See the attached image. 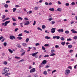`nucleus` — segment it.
I'll use <instances>...</instances> for the list:
<instances>
[{
  "label": "nucleus",
  "instance_id": "774afa93",
  "mask_svg": "<svg viewBox=\"0 0 77 77\" xmlns=\"http://www.w3.org/2000/svg\"><path fill=\"white\" fill-rule=\"evenodd\" d=\"M73 51V50H70L69 51L70 53H72Z\"/></svg>",
  "mask_w": 77,
  "mask_h": 77
},
{
  "label": "nucleus",
  "instance_id": "c85d7f7f",
  "mask_svg": "<svg viewBox=\"0 0 77 77\" xmlns=\"http://www.w3.org/2000/svg\"><path fill=\"white\" fill-rule=\"evenodd\" d=\"M3 63L5 65H7V64H8V62L6 61H5V62H4Z\"/></svg>",
  "mask_w": 77,
  "mask_h": 77
},
{
  "label": "nucleus",
  "instance_id": "13d9d810",
  "mask_svg": "<svg viewBox=\"0 0 77 77\" xmlns=\"http://www.w3.org/2000/svg\"><path fill=\"white\" fill-rule=\"evenodd\" d=\"M40 45L39 44V43H36L35 44V45L36 46H37L38 45Z\"/></svg>",
  "mask_w": 77,
  "mask_h": 77
},
{
  "label": "nucleus",
  "instance_id": "4be33fe9",
  "mask_svg": "<svg viewBox=\"0 0 77 77\" xmlns=\"http://www.w3.org/2000/svg\"><path fill=\"white\" fill-rule=\"evenodd\" d=\"M65 33L66 34H69V31H68V30H66V31H65Z\"/></svg>",
  "mask_w": 77,
  "mask_h": 77
},
{
  "label": "nucleus",
  "instance_id": "4c0bfd02",
  "mask_svg": "<svg viewBox=\"0 0 77 77\" xmlns=\"http://www.w3.org/2000/svg\"><path fill=\"white\" fill-rule=\"evenodd\" d=\"M57 70L56 69H55L53 71H52V74H53V73L54 72H56V71Z\"/></svg>",
  "mask_w": 77,
  "mask_h": 77
},
{
  "label": "nucleus",
  "instance_id": "f3484780",
  "mask_svg": "<svg viewBox=\"0 0 77 77\" xmlns=\"http://www.w3.org/2000/svg\"><path fill=\"white\" fill-rule=\"evenodd\" d=\"M9 19H10V18H6L5 20H3V21H6L7 20H9Z\"/></svg>",
  "mask_w": 77,
  "mask_h": 77
},
{
  "label": "nucleus",
  "instance_id": "bf43d9fd",
  "mask_svg": "<svg viewBox=\"0 0 77 77\" xmlns=\"http://www.w3.org/2000/svg\"><path fill=\"white\" fill-rule=\"evenodd\" d=\"M45 4L46 5H48V2H45Z\"/></svg>",
  "mask_w": 77,
  "mask_h": 77
},
{
  "label": "nucleus",
  "instance_id": "09e8293b",
  "mask_svg": "<svg viewBox=\"0 0 77 77\" xmlns=\"http://www.w3.org/2000/svg\"><path fill=\"white\" fill-rule=\"evenodd\" d=\"M15 58H16V59H20V57H18L17 56H15Z\"/></svg>",
  "mask_w": 77,
  "mask_h": 77
},
{
  "label": "nucleus",
  "instance_id": "0eeeda50",
  "mask_svg": "<svg viewBox=\"0 0 77 77\" xmlns=\"http://www.w3.org/2000/svg\"><path fill=\"white\" fill-rule=\"evenodd\" d=\"M71 31L72 32V33H77V31L75 30L74 29H72V30H71Z\"/></svg>",
  "mask_w": 77,
  "mask_h": 77
},
{
  "label": "nucleus",
  "instance_id": "0e129e2a",
  "mask_svg": "<svg viewBox=\"0 0 77 77\" xmlns=\"http://www.w3.org/2000/svg\"><path fill=\"white\" fill-rule=\"evenodd\" d=\"M32 68V67L31 65H29V69H31Z\"/></svg>",
  "mask_w": 77,
  "mask_h": 77
},
{
  "label": "nucleus",
  "instance_id": "37998d69",
  "mask_svg": "<svg viewBox=\"0 0 77 77\" xmlns=\"http://www.w3.org/2000/svg\"><path fill=\"white\" fill-rule=\"evenodd\" d=\"M29 38H27L26 40V42H28L29 41Z\"/></svg>",
  "mask_w": 77,
  "mask_h": 77
},
{
  "label": "nucleus",
  "instance_id": "6ab92c4d",
  "mask_svg": "<svg viewBox=\"0 0 77 77\" xmlns=\"http://www.w3.org/2000/svg\"><path fill=\"white\" fill-rule=\"evenodd\" d=\"M55 55H56V54L55 53H52L50 55V56H55Z\"/></svg>",
  "mask_w": 77,
  "mask_h": 77
},
{
  "label": "nucleus",
  "instance_id": "f704fd0d",
  "mask_svg": "<svg viewBox=\"0 0 77 77\" xmlns=\"http://www.w3.org/2000/svg\"><path fill=\"white\" fill-rule=\"evenodd\" d=\"M42 29H45V28H46V26L45 25H43V26H42Z\"/></svg>",
  "mask_w": 77,
  "mask_h": 77
},
{
  "label": "nucleus",
  "instance_id": "338daca9",
  "mask_svg": "<svg viewBox=\"0 0 77 77\" xmlns=\"http://www.w3.org/2000/svg\"><path fill=\"white\" fill-rule=\"evenodd\" d=\"M32 11H30L29 12V14H32Z\"/></svg>",
  "mask_w": 77,
  "mask_h": 77
},
{
  "label": "nucleus",
  "instance_id": "58836bf2",
  "mask_svg": "<svg viewBox=\"0 0 77 77\" xmlns=\"http://www.w3.org/2000/svg\"><path fill=\"white\" fill-rule=\"evenodd\" d=\"M73 38L74 39H75V40L77 39V36H75Z\"/></svg>",
  "mask_w": 77,
  "mask_h": 77
},
{
  "label": "nucleus",
  "instance_id": "e433bc0d",
  "mask_svg": "<svg viewBox=\"0 0 77 77\" xmlns=\"http://www.w3.org/2000/svg\"><path fill=\"white\" fill-rule=\"evenodd\" d=\"M49 54H46V55H45L44 56L45 57H49Z\"/></svg>",
  "mask_w": 77,
  "mask_h": 77
},
{
  "label": "nucleus",
  "instance_id": "5fc2aeb1",
  "mask_svg": "<svg viewBox=\"0 0 77 77\" xmlns=\"http://www.w3.org/2000/svg\"><path fill=\"white\" fill-rule=\"evenodd\" d=\"M55 47L56 48H59V45H55Z\"/></svg>",
  "mask_w": 77,
  "mask_h": 77
},
{
  "label": "nucleus",
  "instance_id": "603ef678",
  "mask_svg": "<svg viewBox=\"0 0 77 77\" xmlns=\"http://www.w3.org/2000/svg\"><path fill=\"white\" fill-rule=\"evenodd\" d=\"M49 44H45L44 45V46H45V47H48V46H49Z\"/></svg>",
  "mask_w": 77,
  "mask_h": 77
},
{
  "label": "nucleus",
  "instance_id": "052dcab7",
  "mask_svg": "<svg viewBox=\"0 0 77 77\" xmlns=\"http://www.w3.org/2000/svg\"><path fill=\"white\" fill-rule=\"evenodd\" d=\"M3 36H1L0 37V40H2V39H3Z\"/></svg>",
  "mask_w": 77,
  "mask_h": 77
},
{
  "label": "nucleus",
  "instance_id": "412c9836",
  "mask_svg": "<svg viewBox=\"0 0 77 77\" xmlns=\"http://www.w3.org/2000/svg\"><path fill=\"white\" fill-rule=\"evenodd\" d=\"M6 15H2V19H5V18Z\"/></svg>",
  "mask_w": 77,
  "mask_h": 77
},
{
  "label": "nucleus",
  "instance_id": "9b49d317",
  "mask_svg": "<svg viewBox=\"0 0 77 77\" xmlns=\"http://www.w3.org/2000/svg\"><path fill=\"white\" fill-rule=\"evenodd\" d=\"M30 23L29 22V21H26V23L24 24V25H29Z\"/></svg>",
  "mask_w": 77,
  "mask_h": 77
},
{
  "label": "nucleus",
  "instance_id": "864d4df0",
  "mask_svg": "<svg viewBox=\"0 0 77 77\" xmlns=\"http://www.w3.org/2000/svg\"><path fill=\"white\" fill-rule=\"evenodd\" d=\"M57 39H60V36H57Z\"/></svg>",
  "mask_w": 77,
  "mask_h": 77
},
{
  "label": "nucleus",
  "instance_id": "b1692460",
  "mask_svg": "<svg viewBox=\"0 0 77 77\" xmlns=\"http://www.w3.org/2000/svg\"><path fill=\"white\" fill-rule=\"evenodd\" d=\"M26 53V51H24L23 53H22L20 55L21 56H23L24 54H25Z\"/></svg>",
  "mask_w": 77,
  "mask_h": 77
},
{
  "label": "nucleus",
  "instance_id": "c9c22d12",
  "mask_svg": "<svg viewBox=\"0 0 77 77\" xmlns=\"http://www.w3.org/2000/svg\"><path fill=\"white\" fill-rule=\"evenodd\" d=\"M65 44V42H61V44H62V45H64Z\"/></svg>",
  "mask_w": 77,
  "mask_h": 77
},
{
  "label": "nucleus",
  "instance_id": "423d86ee",
  "mask_svg": "<svg viewBox=\"0 0 77 77\" xmlns=\"http://www.w3.org/2000/svg\"><path fill=\"white\" fill-rule=\"evenodd\" d=\"M10 38L11 39L13 40V39H15V36H14L11 35V36H10Z\"/></svg>",
  "mask_w": 77,
  "mask_h": 77
},
{
  "label": "nucleus",
  "instance_id": "7ed1b4c3",
  "mask_svg": "<svg viewBox=\"0 0 77 77\" xmlns=\"http://www.w3.org/2000/svg\"><path fill=\"white\" fill-rule=\"evenodd\" d=\"M56 28H52L51 29V32L52 33H54L55 32Z\"/></svg>",
  "mask_w": 77,
  "mask_h": 77
},
{
  "label": "nucleus",
  "instance_id": "5701e85b",
  "mask_svg": "<svg viewBox=\"0 0 77 77\" xmlns=\"http://www.w3.org/2000/svg\"><path fill=\"white\" fill-rule=\"evenodd\" d=\"M8 50H9V51L10 53H13V51H12V50H11V49H10L9 48Z\"/></svg>",
  "mask_w": 77,
  "mask_h": 77
},
{
  "label": "nucleus",
  "instance_id": "f03ea898",
  "mask_svg": "<svg viewBox=\"0 0 77 77\" xmlns=\"http://www.w3.org/2000/svg\"><path fill=\"white\" fill-rule=\"evenodd\" d=\"M70 72V70L69 69H66L65 71V74L66 75L68 74Z\"/></svg>",
  "mask_w": 77,
  "mask_h": 77
},
{
  "label": "nucleus",
  "instance_id": "ddd939ff",
  "mask_svg": "<svg viewBox=\"0 0 77 77\" xmlns=\"http://www.w3.org/2000/svg\"><path fill=\"white\" fill-rule=\"evenodd\" d=\"M49 10L52 12H53L54 11V8H50L49 9Z\"/></svg>",
  "mask_w": 77,
  "mask_h": 77
},
{
  "label": "nucleus",
  "instance_id": "39448f33",
  "mask_svg": "<svg viewBox=\"0 0 77 77\" xmlns=\"http://www.w3.org/2000/svg\"><path fill=\"white\" fill-rule=\"evenodd\" d=\"M10 21H6L5 23V26H7V24H8L10 23Z\"/></svg>",
  "mask_w": 77,
  "mask_h": 77
},
{
  "label": "nucleus",
  "instance_id": "6e6d98bb",
  "mask_svg": "<svg viewBox=\"0 0 77 77\" xmlns=\"http://www.w3.org/2000/svg\"><path fill=\"white\" fill-rule=\"evenodd\" d=\"M13 24L14 26H16V25H17V23H13Z\"/></svg>",
  "mask_w": 77,
  "mask_h": 77
},
{
  "label": "nucleus",
  "instance_id": "3c124183",
  "mask_svg": "<svg viewBox=\"0 0 77 77\" xmlns=\"http://www.w3.org/2000/svg\"><path fill=\"white\" fill-rule=\"evenodd\" d=\"M66 6H68L69 5V3H66Z\"/></svg>",
  "mask_w": 77,
  "mask_h": 77
},
{
  "label": "nucleus",
  "instance_id": "c03bdc74",
  "mask_svg": "<svg viewBox=\"0 0 77 77\" xmlns=\"http://www.w3.org/2000/svg\"><path fill=\"white\" fill-rule=\"evenodd\" d=\"M43 73L45 75L47 74V71H45Z\"/></svg>",
  "mask_w": 77,
  "mask_h": 77
},
{
  "label": "nucleus",
  "instance_id": "cd10ccee",
  "mask_svg": "<svg viewBox=\"0 0 77 77\" xmlns=\"http://www.w3.org/2000/svg\"><path fill=\"white\" fill-rule=\"evenodd\" d=\"M60 39L61 40H62V41H64L65 40V38L63 37H62L61 38H60Z\"/></svg>",
  "mask_w": 77,
  "mask_h": 77
},
{
  "label": "nucleus",
  "instance_id": "680f3d73",
  "mask_svg": "<svg viewBox=\"0 0 77 77\" xmlns=\"http://www.w3.org/2000/svg\"><path fill=\"white\" fill-rule=\"evenodd\" d=\"M35 24H36V21H34V23H33V26H34L35 25Z\"/></svg>",
  "mask_w": 77,
  "mask_h": 77
},
{
  "label": "nucleus",
  "instance_id": "473e14b6",
  "mask_svg": "<svg viewBox=\"0 0 77 77\" xmlns=\"http://www.w3.org/2000/svg\"><path fill=\"white\" fill-rule=\"evenodd\" d=\"M18 18L19 20H22L23 18H21V17H18Z\"/></svg>",
  "mask_w": 77,
  "mask_h": 77
},
{
  "label": "nucleus",
  "instance_id": "a878e982",
  "mask_svg": "<svg viewBox=\"0 0 77 77\" xmlns=\"http://www.w3.org/2000/svg\"><path fill=\"white\" fill-rule=\"evenodd\" d=\"M24 32L25 33H29V31H27L26 30H24Z\"/></svg>",
  "mask_w": 77,
  "mask_h": 77
},
{
  "label": "nucleus",
  "instance_id": "393cba45",
  "mask_svg": "<svg viewBox=\"0 0 77 77\" xmlns=\"http://www.w3.org/2000/svg\"><path fill=\"white\" fill-rule=\"evenodd\" d=\"M13 12H15V11H16L17 10V9L16 8H13Z\"/></svg>",
  "mask_w": 77,
  "mask_h": 77
},
{
  "label": "nucleus",
  "instance_id": "de8ad7c7",
  "mask_svg": "<svg viewBox=\"0 0 77 77\" xmlns=\"http://www.w3.org/2000/svg\"><path fill=\"white\" fill-rule=\"evenodd\" d=\"M17 30H18V28H17L16 29H15L14 31L17 32Z\"/></svg>",
  "mask_w": 77,
  "mask_h": 77
},
{
  "label": "nucleus",
  "instance_id": "2f4dec72",
  "mask_svg": "<svg viewBox=\"0 0 77 77\" xmlns=\"http://www.w3.org/2000/svg\"><path fill=\"white\" fill-rule=\"evenodd\" d=\"M4 46H5V47H6L7 45V42H4Z\"/></svg>",
  "mask_w": 77,
  "mask_h": 77
},
{
  "label": "nucleus",
  "instance_id": "4d7b16f0",
  "mask_svg": "<svg viewBox=\"0 0 77 77\" xmlns=\"http://www.w3.org/2000/svg\"><path fill=\"white\" fill-rule=\"evenodd\" d=\"M20 52H23V51H24V50H23V49H21V50L20 51Z\"/></svg>",
  "mask_w": 77,
  "mask_h": 77
},
{
  "label": "nucleus",
  "instance_id": "72a5a7b5",
  "mask_svg": "<svg viewBox=\"0 0 77 77\" xmlns=\"http://www.w3.org/2000/svg\"><path fill=\"white\" fill-rule=\"evenodd\" d=\"M38 7H35V8H34V9L35 10H38Z\"/></svg>",
  "mask_w": 77,
  "mask_h": 77
},
{
  "label": "nucleus",
  "instance_id": "6e6552de",
  "mask_svg": "<svg viewBox=\"0 0 77 77\" xmlns=\"http://www.w3.org/2000/svg\"><path fill=\"white\" fill-rule=\"evenodd\" d=\"M57 31L59 33H60V32H63V29H59L57 30Z\"/></svg>",
  "mask_w": 77,
  "mask_h": 77
},
{
  "label": "nucleus",
  "instance_id": "f257e3e1",
  "mask_svg": "<svg viewBox=\"0 0 77 77\" xmlns=\"http://www.w3.org/2000/svg\"><path fill=\"white\" fill-rule=\"evenodd\" d=\"M9 71V69L8 68L5 67L4 69V72H2V74H5V73H7V72H8Z\"/></svg>",
  "mask_w": 77,
  "mask_h": 77
},
{
  "label": "nucleus",
  "instance_id": "aec40b11",
  "mask_svg": "<svg viewBox=\"0 0 77 77\" xmlns=\"http://www.w3.org/2000/svg\"><path fill=\"white\" fill-rule=\"evenodd\" d=\"M17 39H19L20 40H21V39H22V38L20 36L19 37H17Z\"/></svg>",
  "mask_w": 77,
  "mask_h": 77
},
{
  "label": "nucleus",
  "instance_id": "9d476101",
  "mask_svg": "<svg viewBox=\"0 0 77 77\" xmlns=\"http://www.w3.org/2000/svg\"><path fill=\"white\" fill-rule=\"evenodd\" d=\"M38 52H36V53H32V56H35V55H36L38 53Z\"/></svg>",
  "mask_w": 77,
  "mask_h": 77
},
{
  "label": "nucleus",
  "instance_id": "79ce46f5",
  "mask_svg": "<svg viewBox=\"0 0 77 77\" xmlns=\"http://www.w3.org/2000/svg\"><path fill=\"white\" fill-rule=\"evenodd\" d=\"M22 35L23 33H20L18 35V36L20 37L22 36Z\"/></svg>",
  "mask_w": 77,
  "mask_h": 77
},
{
  "label": "nucleus",
  "instance_id": "69168bd1",
  "mask_svg": "<svg viewBox=\"0 0 77 77\" xmlns=\"http://www.w3.org/2000/svg\"><path fill=\"white\" fill-rule=\"evenodd\" d=\"M34 77H38V76L36 74H35L34 76Z\"/></svg>",
  "mask_w": 77,
  "mask_h": 77
},
{
  "label": "nucleus",
  "instance_id": "4468645a",
  "mask_svg": "<svg viewBox=\"0 0 77 77\" xmlns=\"http://www.w3.org/2000/svg\"><path fill=\"white\" fill-rule=\"evenodd\" d=\"M57 11H58L59 12H61L62 11V9H61V8H58V9H57Z\"/></svg>",
  "mask_w": 77,
  "mask_h": 77
},
{
  "label": "nucleus",
  "instance_id": "2eb2a0df",
  "mask_svg": "<svg viewBox=\"0 0 77 77\" xmlns=\"http://www.w3.org/2000/svg\"><path fill=\"white\" fill-rule=\"evenodd\" d=\"M45 38L46 39H51V38L49 36H45Z\"/></svg>",
  "mask_w": 77,
  "mask_h": 77
},
{
  "label": "nucleus",
  "instance_id": "a19ab883",
  "mask_svg": "<svg viewBox=\"0 0 77 77\" xmlns=\"http://www.w3.org/2000/svg\"><path fill=\"white\" fill-rule=\"evenodd\" d=\"M17 46L19 48H21V45H17Z\"/></svg>",
  "mask_w": 77,
  "mask_h": 77
},
{
  "label": "nucleus",
  "instance_id": "bb28decb",
  "mask_svg": "<svg viewBox=\"0 0 77 77\" xmlns=\"http://www.w3.org/2000/svg\"><path fill=\"white\" fill-rule=\"evenodd\" d=\"M13 21H17V20H16V19H15V18H12Z\"/></svg>",
  "mask_w": 77,
  "mask_h": 77
},
{
  "label": "nucleus",
  "instance_id": "1a4fd4ad",
  "mask_svg": "<svg viewBox=\"0 0 77 77\" xmlns=\"http://www.w3.org/2000/svg\"><path fill=\"white\" fill-rule=\"evenodd\" d=\"M47 62V61L46 60H43V62H42V63H43V64H46Z\"/></svg>",
  "mask_w": 77,
  "mask_h": 77
},
{
  "label": "nucleus",
  "instance_id": "8fccbe9b",
  "mask_svg": "<svg viewBox=\"0 0 77 77\" xmlns=\"http://www.w3.org/2000/svg\"><path fill=\"white\" fill-rule=\"evenodd\" d=\"M37 29H38V30H41V31H42V30L41 29V28H40V27H38L37 28Z\"/></svg>",
  "mask_w": 77,
  "mask_h": 77
},
{
  "label": "nucleus",
  "instance_id": "dca6fc26",
  "mask_svg": "<svg viewBox=\"0 0 77 77\" xmlns=\"http://www.w3.org/2000/svg\"><path fill=\"white\" fill-rule=\"evenodd\" d=\"M72 45H68V48H72Z\"/></svg>",
  "mask_w": 77,
  "mask_h": 77
},
{
  "label": "nucleus",
  "instance_id": "20e7f679",
  "mask_svg": "<svg viewBox=\"0 0 77 77\" xmlns=\"http://www.w3.org/2000/svg\"><path fill=\"white\" fill-rule=\"evenodd\" d=\"M35 68H32V69H31V70L30 71V72H35Z\"/></svg>",
  "mask_w": 77,
  "mask_h": 77
},
{
  "label": "nucleus",
  "instance_id": "49530a36",
  "mask_svg": "<svg viewBox=\"0 0 77 77\" xmlns=\"http://www.w3.org/2000/svg\"><path fill=\"white\" fill-rule=\"evenodd\" d=\"M54 23H55V21H51L52 24H54Z\"/></svg>",
  "mask_w": 77,
  "mask_h": 77
},
{
  "label": "nucleus",
  "instance_id": "c756f323",
  "mask_svg": "<svg viewBox=\"0 0 77 77\" xmlns=\"http://www.w3.org/2000/svg\"><path fill=\"white\" fill-rule=\"evenodd\" d=\"M5 7L6 8H8V5H5Z\"/></svg>",
  "mask_w": 77,
  "mask_h": 77
},
{
  "label": "nucleus",
  "instance_id": "f8f14e48",
  "mask_svg": "<svg viewBox=\"0 0 77 77\" xmlns=\"http://www.w3.org/2000/svg\"><path fill=\"white\" fill-rule=\"evenodd\" d=\"M22 45H23V46H24V47H26L27 45V44L26 43H22Z\"/></svg>",
  "mask_w": 77,
  "mask_h": 77
},
{
  "label": "nucleus",
  "instance_id": "a211bd4d",
  "mask_svg": "<svg viewBox=\"0 0 77 77\" xmlns=\"http://www.w3.org/2000/svg\"><path fill=\"white\" fill-rule=\"evenodd\" d=\"M11 73L10 72H8V73H6L5 74V76H7L9 75H10Z\"/></svg>",
  "mask_w": 77,
  "mask_h": 77
},
{
  "label": "nucleus",
  "instance_id": "7c9ffc66",
  "mask_svg": "<svg viewBox=\"0 0 77 77\" xmlns=\"http://www.w3.org/2000/svg\"><path fill=\"white\" fill-rule=\"evenodd\" d=\"M71 5H75V2H72L71 3Z\"/></svg>",
  "mask_w": 77,
  "mask_h": 77
},
{
  "label": "nucleus",
  "instance_id": "ea45409f",
  "mask_svg": "<svg viewBox=\"0 0 77 77\" xmlns=\"http://www.w3.org/2000/svg\"><path fill=\"white\" fill-rule=\"evenodd\" d=\"M67 40L68 41H72V39H71V38H69L67 39Z\"/></svg>",
  "mask_w": 77,
  "mask_h": 77
},
{
  "label": "nucleus",
  "instance_id": "a18cd8bd",
  "mask_svg": "<svg viewBox=\"0 0 77 77\" xmlns=\"http://www.w3.org/2000/svg\"><path fill=\"white\" fill-rule=\"evenodd\" d=\"M55 51L54 50H51V53H53L55 52Z\"/></svg>",
  "mask_w": 77,
  "mask_h": 77
},
{
  "label": "nucleus",
  "instance_id": "e2e57ef3",
  "mask_svg": "<svg viewBox=\"0 0 77 77\" xmlns=\"http://www.w3.org/2000/svg\"><path fill=\"white\" fill-rule=\"evenodd\" d=\"M45 66V68H48V67H49V66H49L48 65H47Z\"/></svg>",
  "mask_w": 77,
  "mask_h": 77
}]
</instances>
